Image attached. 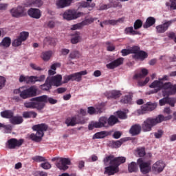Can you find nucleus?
<instances>
[{
	"label": "nucleus",
	"instance_id": "nucleus-20",
	"mask_svg": "<svg viewBox=\"0 0 176 176\" xmlns=\"http://www.w3.org/2000/svg\"><path fill=\"white\" fill-rule=\"evenodd\" d=\"M94 21V19H87L84 21H82L81 23L73 25L71 28L72 31H75L76 30H80V28H82V27H85V25H89V24H91Z\"/></svg>",
	"mask_w": 176,
	"mask_h": 176
},
{
	"label": "nucleus",
	"instance_id": "nucleus-56",
	"mask_svg": "<svg viewBox=\"0 0 176 176\" xmlns=\"http://www.w3.org/2000/svg\"><path fill=\"white\" fill-rule=\"evenodd\" d=\"M41 167H42V168H43L44 170H50V168H52V164H50V163L47 162L42 163L41 164Z\"/></svg>",
	"mask_w": 176,
	"mask_h": 176
},
{
	"label": "nucleus",
	"instance_id": "nucleus-49",
	"mask_svg": "<svg viewBox=\"0 0 176 176\" xmlns=\"http://www.w3.org/2000/svg\"><path fill=\"white\" fill-rule=\"evenodd\" d=\"M141 27H142V21L137 19L133 24L134 30H140Z\"/></svg>",
	"mask_w": 176,
	"mask_h": 176
},
{
	"label": "nucleus",
	"instance_id": "nucleus-52",
	"mask_svg": "<svg viewBox=\"0 0 176 176\" xmlns=\"http://www.w3.org/2000/svg\"><path fill=\"white\" fill-rule=\"evenodd\" d=\"M103 24L105 25H117L116 20L115 19L105 20L103 21Z\"/></svg>",
	"mask_w": 176,
	"mask_h": 176
},
{
	"label": "nucleus",
	"instance_id": "nucleus-62",
	"mask_svg": "<svg viewBox=\"0 0 176 176\" xmlns=\"http://www.w3.org/2000/svg\"><path fill=\"white\" fill-rule=\"evenodd\" d=\"M34 176H47V173L41 171V170H37L34 173Z\"/></svg>",
	"mask_w": 176,
	"mask_h": 176
},
{
	"label": "nucleus",
	"instance_id": "nucleus-24",
	"mask_svg": "<svg viewBox=\"0 0 176 176\" xmlns=\"http://www.w3.org/2000/svg\"><path fill=\"white\" fill-rule=\"evenodd\" d=\"M166 164L163 163V161H158L153 165L152 170L154 173H160L164 170Z\"/></svg>",
	"mask_w": 176,
	"mask_h": 176
},
{
	"label": "nucleus",
	"instance_id": "nucleus-25",
	"mask_svg": "<svg viewBox=\"0 0 176 176\" xmlns=\"http://www.w3.org/2000/svg\"><path fill=\"white\" fill-rule=\"evenodd\" d=\"M49 80L51 82L52 85L54 84V86H56V87L63 85V82H61L63 80V76L60 74L51 77Z\"/></svg>",
	"mask_w": 176,
	"mask_h": 176
},
{
	"label": "nucleus",
	"instance_id": "nucleus-6",
	"mask_svg": "<svg viewBox=\"0 0 176 176\" xmlns=\"http://www.w3.org/2000/svg\"><path fill=\"white\" fill-rule=\"evenodd\" d=\"M52 162H57L56 167L63 171L68 170V166H71V160H69V158H60L58 157H55L52 159Z\"/></svg>",
	"mask_w": 176,
	"mask_h": 176
},
{
	"label": "nucleus",
	"instance_id": "nucleus-5",
	"mask_svg": "<svg viewBox=\"0 0 176 176\" xmlns=\"http://www.w3.org/2000/svg\"><path fill=\"white\" fill-rule=\"evenodd\" d=\"M104 127L105 129H108V118L106 117H100L98 121H93L91 122L89 126V130H94V129H102Z\"/></svg>",
	"mask_w": 176,
	"mask_h": 176
},
{
	"label": "nucleus",
	"instance_id": "nucleus-43",
	"mask_svg": "<svg viewBox=\"0 0 176 176\" xmlns=\"http://www.w3.org/2000/svg\"><path fill=\"white\" fill-rule=\"evenodd\" d=\"M124 32L126 35H137V34H138L137 31L134 30V28H133V26L126 28Z\"/></svg>",
	"mask_w": 176,
	"mask_h": 176
},
{
	"label": "nucleus",
	"instance_id": "nucleus-3",
	"mask_svg": "<svg viewBox=\"0 0 176 176\" xmlns=\"http://www.w3.org/2000/svg\"><path fill=\"white\" fill-rule=\"evenodd\" d=\"M131 54L132 55V58L133 60H140V61H144L145 58H148V53L145 51L141 50V48L138 45H134L129 48Z\"/></svg>",
	"mask_w": 176,
	"mask_h": 176
},
{
	"label": "nucleus",
	"instance_id": "nucleus-21",
	"mask_svg": "<svg viewBox=\"0 0 176 176\" xmlns=\"http://www.w3.org/2000/svg\"><path fill=\"white\" fill-rule=\"evenodd\" d=\"M104 111V105L102 104H100L96 107V108H94L93 107H89L87 108V112L89 115H96L98 113H102Z\"/></svg>",
	"mask_w": 176,
	"mask_h": 176
},
{
	"label": "nucleus",
	"instance_id": "nucleus-33",
	"mask_svg": "<svg viewBox=\"0 0 176 176\" xmlns=\"http://www.w3.org/2000/svg\"><path fill=\"white\" fill-rule=\"evenodd\" d=\"M40 89L43 90V91H49L52 89V82L49 80V78H47L45 83L40 85Z\"/></svg>",
	"mask_w": 176,
	"mask_h": 176
},
{
	"label": "nucleus",
	"instance_id": "nucleus-63",
	"mask_svg": "<svg viewBox=\"0 0 176 176\" xmlns=\"http://www.w3.org/2000/svg\"><path fill=\"white\" fill-rule=\"evenodd\" d=\"M163 131L162 130H158L157 132H155L154 133L155 138H162V136L163 135Z\"/></svg>",
	"mask_w": 176,
	"mask_h": 176
},
{
	"label": "nucleus",
	"instance_id": "nucleus-22",
	"mask_svg": "<svg viewBox=\"0 0 176 176\" xmlns=\"http://www.w3.org/2000/svg\"><path fill=\"white\" fill-rule=\"evenodd\" d=\"M123 61H124V58H118L111 63L107 64L106 67L108 68V69H115V68H117V67H119V65H122V64H123Z\"/></svg>",
	"mask_w": 176,
	"mask_h": 176
},
{
	"label": "nucleus",
	"instance_id": "nucleus-26",
	"mask_svg": "<svg viewBox=\"0 0 176 176\" xmlns=\"http://www.w3.org/2000/svg\"><path fill=\"white\" fill-rule=\"evenodd\" d=\"M104 174H108V175H113L119 171V168L113 164H110L109 166L104 168Z\"/></svg>",
	"mask_w": 176,
	"mask_h": 176
},
{
	"label": "nucleus",
	"instance_id": "nucleus-23",
	"mask_svg": "<svg viewBox=\"0 0 176 176\" xmlns=\"http://www.w3.org/2000/svg\"><path fill=\"white\" fill-rule=\"evenodd\" d=\"M28 14L30 17L32 19H41L42 16V14L41 13V10L38 8H30L28 10Z\"/></svg>",
	"mask_w": 176,
	"mask_h": 176
},
{
	"label": "nucleus",
	"instance_id": "nucleus-58",
	"mask_svg": "<svg viewBox=\"0 0 176 176\" xmlns=\"http://www.w3.org/2000/svg\"><path fill=\"white\" fill-rule=\"evenodd\" d=\"M121 54L122 57H126V56H129V54H131V52L129 49H123L121 50Z\"/></svg>",
	"mask_w": 176,
	"mask_h": 176
},
{
	"label": "nucleus",
	"instance_id": "nucleus-39",
	"mask_svg": "<svg viewBox=\"0 0 176 176\" xmlns=\"http://www.w3.org/2000/svg\"><path fill=\"white\" fill-rule=\"evenodd\" d=\"M118 122H119V119H118V118H116V116H111L107 119V123H108L109 127L115 126V124H116V123H118Z\"/></svg>",
	"mask_w": 176,
	"mask_h": 176
},
{
	"label": "nucleus",
	"instance_id": "nucleus-50",
	"mask_svg": "<svg viewBox=\"0 0 176 176\" xmlns=\"http://www.w3.org/2000/svg\"><path fill=\"white\" fill-rule=\"evenodd\" d=\"M137 153H138V156H140V157H144V156H145V155H146V153H145V148L144 147L138 148L137 149Z\"/></svg>",
	"mask_w": 176,
	"mask_h": 176
},
{
	"label": "nucleus",
	"instance_id": "nucleus-9",
	"mask_svg": "<svg viewBox=\"0 0 176 176\" xmlns=\"http://www.w3.org/2000/svg\"><path fill=\"white\" fill-rule=\"evenodd\" d=\"M82 14V12H78L76 10L69 9L64 12L63 17L65 20L71 21V20H76V19H79Z\"/></svg>",
	"mask_w": 176,
	"mask_h": 176
},
{
	"label": "nucleus",
	"instance_id": "nucleus-13",
	"mask_svg": "<svg viewBox=\"0 0 176 176\" xmlns=\"http://www.w3.org/2000/svg\"><path fill=\"white\" fill-rule=\"evenodd\" d=\"M65 123L67 124V127L70 126L74 127V126H76V124H83L85 122L80 120L79 116H74L73 117L66 118Z\"/></svg>",
	"mask_w": 176,
	"mask_h": 176
},
{
	"label": "nucleus",
	"instance_id": "nucleus-30",
	"mask_svg": "<svg viewBox=\"0 0 176 176\" xmlns=\"http://www.w3.org/2000/svg\"><path fill=\"white\" fill-rule=\"evenodd\" d=\"M159 102L160 107H163V105H166V104H170V107H174L175 105V100L168 97H166L160 100Z\"/></svg>",
	"mask_w": 176,
	"mask_h": 176
},
{
	"label": "nucleus",
	"instance_id": "nucleus-57",
	"mask_svg": "<svg viewBox=\"0 0 176 176\" xmlns=\"http://www.w3.org/2000/svg\"><path fill=\"white\" fill-rule=\"evenodd\" d=\"M106 45H107V50L108 52H113V51H115V49H116L115 45L111 44L110 42H109V41L107 42Z\"/></svg>",
	"mask_w": 176,
	"mask_h": 176
},
{
	"label": "nucleus",
	"instance_id": "nucleus-7",
	"mask_svg": "<svg viewBox=\"0 0 176 176\" xmlns=\"http://www.w3.org/2000/svg\"><path fill=\"white\" fill-rule=\"evenodd\" d=\"M87 74V70L80 71L70 75H66L63 77V83H68L69 80L72 82H80L82 80V76H84Z\"/></svg>",
	"mask_w": 176,
	"mask_h": 176
},
{
	"label": "nucleus",
	"instance_id": "nucleus-17",
	"mask_svg": "<svg viewBox=\"0 0 176 176\" xmlns=\"http://www.w3.org/2000/svg\"><path fill=\"white\" fill-rule=\"evenodd\" d=\"M31 101H40L41 102H49L51 104H57V100L53 99V98H49L47 95L38 96L31 99Z\"/></svg>",
	"mask_w": 176,
	"mask_h": 176
},
{
	"label": "nucleus",
	"instance_id": "nucleus-11",
	"mask_svg": "<svg viewBox=\"0 0 176 176\" xmlns=\"http://www.w3.org/2000/svg\"><path fill=\"white\" fill-rule=\"evenodd\" d=\"M138 164L142 174H148L151 171V161L145 162L142 158L138 160Z\"/></svg>",
	"mask_w": 176,
	"mask_h": 176
},
{
	"label": "nucleus",
	"instance_id": "nucleus-55",
	"mask_svg": "<svg viewBox=\"0 0 176 176\" xmlns=\"http://www.w3.org/2000/svg\"><path fill=\"white\" fill-rule=\"evenodd\" d=\"M117 116L119 118V119H126L127 115L126 113L122 111H117Z\"/></svg>",
	"mask_w": 176,
	"mask_h": 176
},
{
	"label": "nucleus",
	"instance_id": "nucleus-48",
	"mask_svg": "<svg viewBox=\"0 0 176 176\" xmlns=\"http://www.w3.org/2000/svg\"><path fill=\"white\" fill-rule=\"evenodd\" d=\"M80 33L79 32H76L75 36H74L72 39H71V43L73 45H76V43H78L79 41H80Z\"/></svg>",
	"mask_w": 176,
	"mask_h": 176
},
{
	"label": "nucleus",
	"instance_id": "nucleus-51",
	"mask_svg": "<svg viewBox=\"0 0 176 176\" xmlns=\"http://www.w3.org/2000/svg\"><path fill=\"white\" fill-rule=\"evenodd\" d=\"M32 159V160H34V162H46L45 157H43L39 156V155L34 156Z\"/></svg>",
	"mask_w": 176,
	"mask_h": 176
},
{
	"label": "nucleus",
	"instance_id": "nucleus-35",
	"mask_svg": "<svg viewBox=\"0 0 176 176\" xmlns=\"http://www.w3.org/2000/svg\"><path fill=\"white\" fill-rule=\"evenodd\" d=\"M38 116V113L35 111H24L23 113V118L25 119H30L32 118L33 119H35Z\"/></svg>",
	"mask_w": 176,
	"mask_h": 176
},
{
	"label": "nucleus",
	"instance_id": "nucleus-2",
	"mask_svg": "<svg viewBox=\"0 0 176 176\" xmlns=\"http://www.w3.org/2000/svg\"><path fill=\"white\" fill-rule=\"evenodd\" d=\"M47 125L46 124H38L32 126V130L36 131V133L30 135L29 138L34 142H41L42 138L45 135V131H47Z\"/></svg>",
	"mask_w": 176,
	"mask_h": 176
},
{
	"label": "nucleus",
	"instance_id": "nucleus-1",
	"mask_svg": "<svg viewBox=\"0 0 176 176\" xmlns=\"http://www.w3.org/2000/svg\"><path fill=\"white\" fill-rule=\"evenodd\" d=\"M171 119H173V116L168 115L164 116L162 114L158 115L155 118H148L144 121L142 126L138 124L133 125L129 130V133L131 135H138L141 133V129L144 133H148L152 131V128L155 127L156 124Z\"/></svg>",
	"mask_w": 176,
	"mask_h": 176
},
{
	"label": "nucleus",
	"instance_id": "nucleus-47",
	"mask_svg": "<svg viewBox=\"0 0 176 176\" xmlns=\"http://www.w3.org/2000/svg\"><path fill=\"white\" fill-rule=\"evenodd\" d=\"M80 57V54L79 53V51L74 50L69 55V58L70 60H76L77 58H79Z\"/></svg>",
	"mask_w": 176,
	"mask_h": 176
},
{
	"label": "nucleus",
	"instance_id": "nucleus-59",
	"mask_svg": "<svg viewBox=\"0 0 176 176\" xmlns=\"http://www.w3.org/2000/svg\"><path fill=\"white\" fill-rule=\"evenodd\" d=\"M149 80H150L149 77H146L144 81H138V86L142 87V86H145V85H146L149 82Z\"/></svg>",
	"mask_w": 176,
	"mask_h": 176
},
{
	"label": "nucleus",
	"instance_id": "nucleus-28",
	"mask_svg": "<svg viewBox=\"0 0 176 176\" xmlns=\"http://www.w3.org/2000/svg\"><path fill=\"white\" fill-rule=\"evenodd\" d=\"M74 0H56V6L58 9H64L68 6H71V3Z\"/></svg>",
	"mask_w": 176,
	"mask_h": 176
},
{
	"label": "nucleus",
	"instance_id": "nucleus-45",
	"mask_svg": "<svg viewBox=\"0 0 176 176\" xmlns=\"http://www.w3.org/2000/svg\"><path fill=\"white\" fill-rule=\"evenodd\" d=\"M120 96H122L120 91H111L109 94V98H114V100H116V98H119V97H120Z\"/></svg>",
	"mask_w": 176,
	"mask_h": 176
},
{
	"label": "nucleus",
	"instance_id": "nucleus-8",
	"mask_svg": "<svg viewBox=\"0 0 176 176\" xmlns=\"http://www.w3.org/2000/svg\"><path fill=\"white\" fill-rule=\"evenodd\" d=\"M38 93V89L35 86H32L29 88L23 89L21 94H19L21 98L23 100H27V98H31L32 97H36Z\"/></svg>",
	"mask_w": 176,
	"mask_h": 176
},
{
	"label": "nucleus",
	"instance_id": "nucleus-10",
	"mask_svg": "<svg viewBox=\"0 0 176 176\" xmlns=\"http://www.w3.org/2000/svg\"><path fill=\"white\" fill-rule=\"evenodd\" d=\"M24 107L25 108L41 111L45 108V103L41 102V101L31 100L30 99V102H25L24 103Z\"/></svg>",
	"mask_w": 176,
	"mask_h": 176
},
{
	"label": "nucleus",
	"instance_id": "nucleus-27",
	"mask_svg": "<svg viewBox=\"0 0 176 176\" xmlns=\"http://www.w3.org/2000/svg\"><path fill=\"white\" fill-rule=\"evenodd\" d=\"M162 82L159 80H154L151 85H149L150 89H154L153 91H151V93H157L160 90H162Z\"/></svg>",
	"mask_w": 176,
	"mask_h": 176
},
{
	"label": "nucleus",
	"instance_id": "nucleus-61",
	"mask_svg": "<svg viewBox=\"0 0 176 176\" xmlns=\"http://www.w3.org/2000/svg\"><path fill=\"white\" fill-rule=\"evenodd\" d=\"M36 82V76H28L27 83H35Z\"/></svg>",
	"mask_w": 176,
	"mask_h": 176
},
{
	"label": "nucleus",
	"instance_id": "nucleus-34",
	"mask_svg": "<svg viewBox=\"0 0 176 176\" xmlns=\"http://www.w3.org/2000/svg\"><path fill=\"white\" fill-rule=\"evenodd\" d=\"M23 117L21 116H13L10 120V122L12 124H21L23 122Z\"/></svg>",
	"mask_w": 176,
	"mask_h": 176
},
{
	"label": "nucleus",
	"instance_id": "nucleus-54",
	"mask_svg": "<svg viewBox=\"0 0 176 176\" xmlns=\"http://www.w3.org/2000/svg\"><path fill=\"white\" fill-rule=\"evenodd\" d=\"M6 85V78L2 76H0V90H2L3 87H5Z\"/></svg>",
	"mask_w": 176,
	"mask_h": 176
},
{
	"label": "nucleus",
	"instance_id": "nucleus-38",
	"mask_svg": "<svg viewBox=\"0 0 176 176\" xmlns=\"http://www.w3.org/2000/svg\"><path fill=\"white\" fill-rule=\"evenodd\" d=\"M13 111L11 110H5L1 112V118H4L5 119H10V120L11 118H13Z\"/></svg>",
	"mask_w": 176,
	"mask_h": 176
},
{
	"label": "nucleus",
	"instance_id": "nucleus-44",
	"mask_svg": "<svg viewBox=\"0 0 176 176\" xmlns=\"http://www.w3.org/2000/svg\"><path fill=\"white\" fill-rule=\"evenodd\" d=\"M52 54H53V52L52 51H47L42 53L41 58L44 61H49L50 60V58L52 57Z\"/></svg>",
	"mask_w": 176,
	"mask_h": 176
},
{
	"label": "nucleus",
	"instance_id": "nucleus-60",
	"mask_svg": "<svg viewBox=\"0 0 176 176\" xmlns=\"http://www.w3.org/2000/svg\"><path fill=\"white\" fill-rule=\"evenodd\" d=\"M30 67L34 71H43V69L41 68V67H38L35 63H30Z\"/></svg>",
	"mask_w": 176,
	"mask_h": 176
},
{
	"label": "nucleus",
	"instance_id": "nucleus-42",
	"mask_svg": "<svg viewBox=\"0 0 176 176\" xmlns=\"http://www.w3.org/2000/svg\"><path fill=\"white\" fill-rule=\"evenodd\" d=\"M12 43V40L9 37H5L0 43V46L3 47H9Z\"/></svg>",
	"mask_w": 176,
	"mask_h": 176
},
{
	"label": "nucleus",
	"instance_id": "nucleus-31",
	"mask_svg": "<svg viewBox=\"0 0 176 176\" xmlns=\"http://www.w3.org/2000/svg\"><path fill=\"white\" fill-rule=\"evenodd\" d=\"M156 23V19L153 16L148 17L146 20L145 23L143 25L144 28H149L150 27H152V25H154V24Z\"/></svg>",
	"mask_w": 176,
	"mask_h": 176
},
{
	"label": "nucleus",
	"instance_id": "nucleus-29",
	"mask_svg": "<svg viewBox=\"0 0 176 176\" xmlns=\"http://www.w3.org/2000/svg\"><path fill=\"white\" fill-rule=\"evenodd\" d=\"M111 134H112L111 131H102L100 132H98L95 133L93 136V139L100 140V139L105 138V137H108V135H111Z\"/></svg>",
	"mask_w": 176,
	"mask_h": 176
},
{
	"label": "nucleus",
	"instance_id": "nucleus-12",
	"mask_svg": "<svg viewBox=\"0 0 176 176\" xmlns=\"http://www.w3.org/2000/svg\"><path fill=\"white\" fill-rule=\"evenodd\" d=\"M23 144H24V139L17 140L16 138H11L8 140L6 147L8 149H16V148H19Z\"/></svg>",
	"mask_w": 176,
	"mask_h": 176
},
{
	"label": "nucleus",
	"instance_id": "nucleus-4",
	"mask_svg": "<svg viewBox=\"0 0 176 176\" xmlns=\"http://www.w3.org/2000/svg\"><path fill=\"white\" fill-rule=\"evenodd\" d=\"M103 162L104 166H109V164H113V166H116L119 168V166H120V164H123V163H126V157H115V156L110 155L109 156H107L103 160Z\"/></svg>",
	"mask_w": 176,
	"mask_h": 176
},
{
	"label": "nucleus",
	"instance_id": "nucleus-14",
	"mask_svg": "<svg viewBox=\"0 0 176 176\" xmlns=\"http://www.w3.org/2000/svg\"><path fill=\"white\" fill-rule=\"evenodd\" d=\"M24 12V7L21 6H19L16 8H13L10 10L11 16L12 17H15V19H19V17H23V16H25Z\"/></svg>",
	"mask_w": 176,
	"mask_h": 176
},
{
	"label": "nucleus",
	"instance_id": "nucleus-37",
	"mask_svg": "<svg viewBox=\"0 0 176 176\" xmlns=\"http://www.w3.org/2000/svg\"><path fill=\"white\" fill-rule=\"evenodd\" d=\"M93 0H87V1H82L80 3V8H95L96 3H91Z\"/></svg>",
	"mask_w": 176,
	"mask_h": 176
},
{
	"label": "nucleus",
	"instance_id": "nucleus-41",
	"mask_svg": "<svg viewBox=\"0 0 176 176\" xmlns=\"http://www.w3.org/2000/svg\"><path fill=\"white\" fill-rule=\"evenodd\" d=\"M126 142V140L124 139H120V140H113L111 142V148H120V146H122V144H123V142Z\"/></svg>",
	"mask_w": 176,
	"mask_h": 176
},
{
	"label": "nucleus",
	"instance_id": "nucleus-19",
	"mask_svg": "<svg viewBox=\"0 0 176 176\" xmlns=\"http://www.w3.org/2000/svg\"><path fill=\"white\" fill-rule=\"evenodd\" d=\"M155 108H157V103L148 102L146 104H144L142 106V113H146V112H152V111H155Z\"/></svg>",
	"mask_w": 176,
	"mask_h": 176
},
{
	"label": "nucleus",
	"instance_id": "nucleus-36",
	"mask_svg": "<svg viewBox=\"0 0 176 176\" xmlns=\"http://www.w3.org/2000/svg\"><path fill=\"white\" fill-rule=\"evenodd\" d=\"M148 69H142L141 73L136 74L133 76V79H142L148 75Z\"/></svg>",
	"mask_w": 176,
	"mask_h": 176
},
{
	"label": "nucleus",
	"instance_id": "nucleus-40",
	"mask_svg": "<svg viewBox=\"0 0 176 176\" xmlns=\"http://www.w3.org/2000/svg\"><path fill=\"white\" fill-rule=\"evenodd\" d=\"M128 171L129 173H137L138 171V166L137 163L132 162L128 165Z\"/></svg>",
	"mask_w": 176,
	"mask_h": 176
},
{
	"label": "nucleus",
	"instance_id": "nucleus-64",
	"mask_svg": "<svg viewBox=\"0 0 176 176\" xmlns=\"http://www.w3.org/2000/svg\"><path fill=\"white\" fill-rule=\"evenodd\" d=\"M170 9L176 10V0H170Z\"/></svg>",
	"mask_w": 176,
	"mask_h": 176
},
{
	"label": "nucleus",
	"instance_id": "nucleus-46",
	"mask_svg": "<svg viewBox=\"0 0 176 176\" xmlns=\"http://www.w3.org/2000/svg\"><path fill=\"white\" fill-rule=\"evenodd\" d=\"M44 43L45 45H51V46H56V38H53L52 37H46L44 38Z\"/></svg>",
	"mask_w": 176,
	"mask_h": 176
},
{
	"label": "nucleus",
	"instance_id": "nucleus-53",
	"mask_svg": "<svg viewBox=\"0 0 176 176\" xmlns=\"http://www.w3.org/2000/svg\"><path fill=\"white\" fill-rule=\"evenodd\" d=\"M131 102V97L130 96H125L121 99L122 104H129Z\"/></svg>",
	"mask_w": 176,
	"mask_h": 176
},
{
	"label": "nucleus",
	"instance_id": "nucleus-15",
	"mask_svg": "<svg viewBox=\"0 0 176 176\" xmlns=\"http://www.w3.org/2000/svg\"><path fill=\"white\" fill-rule=\"evenodd\" d=\"M162 89L166 90V96H173L176 93V85H173L171 82H165L164 84L162 82Z\"/></svg>",
	"mask_w": 176,
	"mask_h": 176
},
{
	"label": "nucleus",
	"instance_id": "nucleus-16",
	"mask_svg": "<svg viewBox=\"0 0 176 176\" xmlns=\"http://www.w3.org/2000/svg\"><path fill=\"white\" fill-rule=\"evenodd\" d=\"M29 35L30 34L27 32H21L19 36H18L17 38L12 42V46H14L15 47L21 46L23 42L27 41V38H28Z\"/></svg>",
	"mask_w": 176,
	"mask_h": 176
},
{
	"label": "nucleus",
	"instance_id": "nucleus-18",
	"mask_svg": "<svg viewBox=\"0 0 176 176\" xmlns=\"http://www.w3.org/2000/svg\"><path fill=\"white\" fill-rule=\"evenodd\" d=\"M174 21V20L168 21L163 24L156 26L157 32H158V34H164V32L168 30V27H170Z\"/></svg>",
	"mask_w": 176,
	"mask_h": 176
},
{
	"label": "nucleus",
	"instance_id": "nucleus-32",
	"mask_svg": "<svg viewBox=\"0 0 176 176\" xmlns=\"http://www.w3.org/2000/svg\"><path fill=\"white\" fill-rule=\"evenodd\" d=\"M27 5L28 6H35L36 8H41L43 5L42 0H28Z\"/></svg>",
	"mask_w": 176,
	"mask_h": 176
}]
</instances>
